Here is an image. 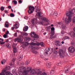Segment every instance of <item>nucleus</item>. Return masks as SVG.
Returning a JSON list of instances; mask_svg holds the SVG:
<instances>
[{"mask_svg": "<svg viewBox=\"0 0 75 75\" xmlns=\"http://www.w3.org/2000/svg\"><path fill=\"white\" fill-rule=\"evenodd\" d=\"M17 33H15L14 34V37H17Z\"/></svg>", "mask_w": 75, "mask_h": 75, "instance_id": "49", "label": "nucleus"}, {"mask_svg": "<svg viewBox=\"0 0 75 75\" xmlns=\"http://www.w3.org/2000/svg\"><path fill=\"white\" fill-rule=\"evenodd\" d=\"M54 53L55 54H57V51L54 50Z\"/></svg>", "mask_w": 75, "mask_h": 75, "instance_id": "45", "label": "nucleus"}, {"mask_svg": "<svg viewBox=\"0 0 75 75\" xmlns=\"http://www.w3.org/2000/svg\"><path fill=\"white\" fill-rule=\"evenodd\" d=\"M8 42V40L7 39L6 41V42Z\"/></svg>", "mask_w": 75, "mask_h": 75, "instance_id": "60", "label": "nucleus"}, {"mask_svg": "<svg viewBox=\"0 0 75 75\" xmlns=\"http://www.w3.org/2000/svg\"><path fill=\"white\" fill-rule=\"evenodd\" d=\"M50 67H51V64L50 63H48L46 64V67L47 68H50Z\"/></svg>", "mask_w": 75, "mask_h": 75, "instance_id": "30", "label": "nucleus"}, {"mask_svg": "<svg viewBox=\"0 0 75 75\" xmlns=\"http://www.w3.org/2000/svg\"><path fill=\"white\" fill-rule=\"evenodd\" d=\"M40 45H41L42 47L44 46V43L43 42H40Z\"/></svg>", "mask_w": 75, "mask_h": 75, "instance_id": "29", "label": "nucleus"}, {"mask_svg": "<svg viewBox=\"0 0 75 75\" xmlns=\"http://www.w3.org/2000/svg\"><path fill=\"white\" fill-rule=\"evenodd\" d=\"M47 34V32H45L43 33L44 35H45Z\"/></svg>", "mask_w": 75, "mask_h": 75, "instance_id": "61", "label": "nucleus"}, {"mask_svg": "<svg viewBox=\"0 0 75 75\" xmlns=\"http://www.w3.org/2000/svg\"><path fill=\"white\" fill-rule=\"evenodd\" d=\"M24 40L26 42H28L30 40V38L28 37H26L24 39Z\"/></svg>", "mask_w": 75, "mask_h": 75, "instance_id": "18", "label": "nucleus"}, {"mask_svg": "<svg viewBox=\"0 0 75 75\" xmlns=\"http://www.w3.org/2000/svg\"><path fill=\"white\" fill-rule=\"evenodd\" d=\"M29 64V63L27 61H26L25 63V65H28Z\"/></svg>", "mask_w": 75, "mask_h": 75, "instance_id": "41", "label": "nucleus"}, {"mask_svg": "<svg viewBox=\"0 0 75 75\" xmlns=\"http://www.w3.org/2000/svg\"><path fill=\"white\" fill-rule=\"evenodd\" d=\"M7 69H4L1 72V74L2 75H8L10 74L8 73V71H6Z\"/></svg>", "mask_w": 75, "mask_h": 75, "instance_id": "7", "label": "nucleus"}, {"mask_svg": "<svg viewBox=\"0 0 75 75\" xmlns=\"http://www.w3.org/2000/svg\"><path fill=\"white\" fill-rule=\"evenodd\" d=\"M17 44L15 43L13 44L12 45V47H16V45H17Z\"/></svg>", "mask_w": 75, "mask_h": 75, "instance_id": "39", "label": "nucleus"}, {"mask_svg": "<svg viewBox=\"0 0 75 75\" xmlns=\"http://www.w3.org/2000/svg\"><path fill=\"white\" fill-rule=\"evenodd\" d=\"M34 54H37L38 52H37V51H35L34 52Z\"/></svg>", "mask_w": 75, "mask_h": 75, "instance_id": "58", "label": "nucleus"}, {"mask_svg": "<svg viewBox=\"0 0 75 75\" xmlns=\"http://www.w3.org/2000/svg\"><path fill=\"white\" fill-rule=\"evenodd\" d=\"M8 34H9V32H8V30H7V32L6 33V35H8Z\"/></svg>", "mask_w": 75, "mask_h": 75, "instance_id": "48", "label": "nucleus"}, {"mask_svg": "<svg viewBox=\"0 0 75 75\" xmlns=\"http://www.w3.org/2000/svg\"><path fill=\"white\" fill-rule=\"evenodd\" d=\"M36 71L34 69H33L31 70V71L30 74H35V72Z\"/></svg>", "mask_w": 75, "mask_h": 75, "instance_id": "20", "label": "nucleus"}, {"mask_svg": "<svg viewBox=\"0 0 75 75\" xmlns=\"http://www.w3.org/2000/svg\"><path fill=\"white\" fill-rule=\"evenodd\" d=\"M23 55H22V56H20L18 57V61H21V59H23Z\"/></svg>", "mask_w": 75, "mask_h": 75, "instance_id": "23", "label": "nucleus"}, {"mask_svg": "<svg viewBox=\"0 0 75 75\" xmlns=\"http://www.w3.org/2000/svg\"><path fill=\"white\" fill-rule=\"evenodd\" d=\"M3 37L4 38H6L7 37V35L4 34V35H3Z\"/></svg>", "mask_w": 75, "mask_h": 75, "instance_id": "44", "label": "nucleus"}, {"mask_svg": "<svg viewBox=\"0 0 75 75\" xmlns=\"http://www.w3.org/2000/svg\"><path fill=\"white\" fill-rule=\"evenodd\" d=\"M8 68V67H5V69H7Z\"/></svg>", "mask_w": 75, "mask_h": 75, "instance_id": "62", "label": "nucleus"}, {"mask_svg": "<svg viewBox=\"0 0 75 75\" xmlns=\"http://www.w3.org/2000/svg\"><path fill=\"white\" fill-rule=\"evenodd\" d=\"M55 44L56 46H57V47H60V46H61L60 42L59 41L57 40L55 42Z\"/></svg>", "mask_w": 75, "mask_h": 75, "instance_id": "11", "label": "nucleus"}, {"mask_svg": "<svg viewBox=\"0 0 75 75\" xmlns=\"http://www.w3.org/2000/svg\"><path fill=\"white\" fill-rule=\"evenodd\" d=\"M13 27H14L15 28H16V29H17V28H18L19 27V25H18V24L16 23L15 25H13Z\"/></svg>", "mask_w": 75, "mask_h": 75, "instance_id": "19", "label": "nucleus"}, {"mask_svg": "<svg viewBox=\"0 0 75 75\" xmlns=\"http://www.w3.org/2000/svg\"><path fill=\"white\" fill-rule=\"evenodd\" d=\"M41 73H42V72H41V71H38V72H36V74L37 75H40L41 74Z\"/></svg>", "mask_w": 75, "mask_h": 75, "instance_id": "36", "label": "nucleus"}, {"mask_svg": "<svg viewBox=\"0 0 75 75\" xmlns=\"http://www.w3.org/2000/svg\"><path fill=\"white\" fill-rule=\"evenodd\" d=\"M73 13H72L71 11H67L66 13V14L68 17V19L67 18H66L65 21V23L66 24H68L69 23H70L71 21V20L72 18V14Z\"/></svg>", "mask_w": 75, "mask_h": 75, "instance_id": "2", "label": "nucleus"}, {"mask_svg": "<svg viewBox=\"0 0 75 75\" xmlns=\"http://www.w3.org/2000/svg\"><path fill=\"white\" fill-rule=\"evenodd\" d=\"M6 47L10 49L11 48V45L10 44H8L6 45Z\"/></svg>", "mask_w": 75, "mask_h": 75, "instance_id": "31", "label": "nucleus"}, {"mask_svg": "<svg viewBox=\"0 0 75 75\" xmlns=\"http://www.w3.org/2000/svg\"><path fill=\"white\" fill-rule=\"evenodd\" d=\"M10 16L11 17H14V14L13 13H11L10 14Z\"/></svg>", "mask_w": 75, "mask_h": 75, "instance_id": "34", "label": "nucleus"}, {"mask_svg": "<svg viewBox=\"0 0 75 75\" xmlns=\"http://www.w3.org/2000/svg\"><path fill=\"white\" fill-rule=\"evenodd\" d=\"M24 18L25 19H27L28 18V17H27V16H25L24 17Z\"/></svg>", "mask_w": 75, "mask_h": 75, "instance_id": "55", "label": "nucleus"}, {"mask_svg": "<svg viewBox=\"0 0 75 75\" xmlns=\"http://www.w3.org/2000/svg\"><path fill=\"white\" fill-rule=\"evenodd\" d=\"M21 35H25V36H26V35H28V33L25 32H23L21 33Z\"/></svg>", "mask_w": 75, "mask_h": 75, "instance_id": "21", "label": "nucleus"}, {"mask_svg": "<svg viewBox=\"0 0 75 75\" xmlns=\"http://www.w3.org/2000/svg\"><path fill=\"white\" fill-rule=\"evenodd\" d=\"M11 6H8V8H9V9H11Z\"/></svg>", "mask_w": 75, "mask_h": 75, "instance_id": "50", "label": "nucleus"}, {"mask_svg": "<svg viewBox=\"0 0 75 75\" xmlns=\"http://www.w3.org/2000/svg\"><path fill=\"white\" fill-rule=\"evenodd\" d=\"M40 70H41V69H37V71H40Z\"/></svg>", "mask_w": 75, "mask_h": 75, "instance_id": "63", "label": "nucleus"}, {"mask_svg": "<svg viewBox=\"0 0 75 75\" xmlns=\"http://www.w3.org/2000/svg\"><path fill=\"white\" fill-rule=\"evenodd\" d=\"M65 73H66V74H67V73H68V70H66L65 71Z\"/></svg>", "mask_w": 75, "mask_h": 75, "instance_id": "51", "label": "nucleus"}, {"mask_svg": "<svg viewBox=\"0 0 75 75\" xmlns=\"http://www.w3.org/2000/svg\"><path fill=\"white\" fill-rule=\"evenodd\" d=\"M69 34L71 36H73L75 37V33L73 31H71L69 33Z\"/></svg>", "mask_w": 75, "mask_h": 75, "instance_id": "13", "label": "nucleus"}, {"mask_svg": "<svg viewBox=\"0 0 75 75\" xmlns=\"http://www.w3.org/2000/svg\"><path fill=\"white\" fill-rule=\"evenodd\" d=\"M35 45H37V46H40V43L39 42H37L36 43L32 42L30 43V47H31V48H32V50H35L36 49Z\"/></svg>", "mask_w": 75, "mask_h": 75, "instance_id": "3", "label": "nucleus"}, {"mask_svg": "<svg viewBox=\"0 0 75 75\" xmlns=\"http://www.w3.org/2000/svg\"><path fill=\"white\" fill-rule=\"evenodd\" d=\"M50 52V48H48L47 50L45 51V54H48V52Z\"/></svg>", "mask_w": 75, "mask_h": 75, "instance_id": "22", "label": "nucleus"}, {"mask_svg": "<svg viewBox=\"0 0 75 75\" xmlns=\"http://www.w3.org/2000/svg\"><path fill=\"white\" fill-rule=\"evenodd\" d=\"M61 43L62 44H64V42L62 41L61 42Z\"/></svg>", "mask_w": 75, "mask_h": 75, "instance_id": "59", "label": "nucleus"}, {"mask_svg": "<svg viewBox=\"0 0 75 75\" xmlns=\"http://www.w3.org/2000/svg\"><path fill=\"white\" fill-rule=\"evenodd\" d=\"M13 48L14 53H16L17 52V48L16 47H13Z\"/></svg>", "mask_w": 75, "mask_h": 75, "instance_id": "24", "label": "nucleus"}, {"mask_svg": "<svg viewBox=\"0 0 75 75\" xmlns=\"http://www.w3.org/2000/svg\"><path fill=\"white\" fill-rule=\"evenodd\" d=\"M36 15L38 17V18L40 20H41V18H40L41 17V12H38V13L36 14Z\"/></svg>", "mask_w": 75, "mask_h": 75, "instance_id": "17", "label": "nucleus"}, {"mask_svg": "<svg viewBox=\"0 0 75 75\" xmlns=\"http://www.w3.org/2000/svg\"><path fill=\"white\" fill-rule=\"evenodd\" d=\"M62 64H61V63H59L57 65H58V66H61Z\"/></svg>", "mask_w": 75, "mask_h": 75, "instance_id": "47", "label": "nucleus"}, {"mask_svg": "<svg viewBox=\"0 0 75 75\" xmlns=\"http://www.w3.org/2000/svg\"><path fill=\"white\" fill-rule=\"evenodd\" d=\"M16 59H16V58H13L12 60V62H13V63H14V62H15V61H16Z\"/></svg>", "mask_w": 75, "mask_h": 75, "instance_id": "37", "label": "nucleus"}, {"mask_svg": "<svg viewBox=\"0 0 75 75\" xmlns=\"http://www.w3.org/2000/svg\"><path fill=\"white\" fill-rule=\"evenodd\" d=\"M5 62H6V60L5 59L1 61V64H3Z\"/></svg>", "mask_w": 75, "mask_h": 75, "instance_id": "32", "label": "nucleus"}, {"mask_svg": "<svg viewBox=\"0 0 75 75\" xmlns=\"http://www.w3.org/2000/svg\"><path fill=\"white\" fill-rule=\"evenodd\" d=\"M4 12L5 13H8V11H7V10H5L4 11Z\"/></svg>", "mask_w": 75, "mask_h": 75, "instance_id": "54", "label": "nucleus"}, {"mask_svg": "<svg viewBox=\"0 0 75 75\" xmlns=\"http://www.w3.org/2000/svg\"><path fill=\"white\" fill-rule=\"evenodd\" d=\"M74 44H75V42H71V45H74Z\"/></svg>", "mask_w": 75, "mask_h": 75, "instance_id": "46", "label": "nucleus"}, {"mask_svg": "<svg viewBox=\"0 0 75 75\" xmlns=\"http://www.w3.org/2000/svg\"><path fill=\"white\" fill-rule=\"evenodd\" d=\"M51 74H54V71L53 70H52L51 71Z\"/></svg>", "mask_w": 75, "mask_h": 75, "instance_id": "52", "label": "nucleus"}, {"mask_svg": "<svg viewBox=\"0 0 75 75\" xmlns=\"http://www.w3.org/2000/svg\"><path fill=\"white\" fill-rule=\"evenodd\" d=\"M68 50L70 52L73 53L75 50V47L73 46L69 47L68 48Z\"/></svg>", "mask_w": 75, "mask_h": 75, "instance_id": "6", "label": "nucleus"}, {"mask_svg": "<svg viewBox=\"0 0 75 75\" xmlns=\"http://www.w3.org/2000/svg\"><path fill=\"white\" fill-rule=\"evenodd\" d=\"M42 20H44V21H46V22L48 21V20L47 19V18L44 17L42 18Z\"/></svg>", "mask_w": 75, "mask_h": 75, "instance_id": "28", "label": "nucleus"}, {"mask_svg": "<svg viewBox=\"0 0 75 75\" xmlns=\"http://www.w3.org/2000/svg\"><path fill=\"white\" fill-rule=\"evenodd\" d=\"M58 24L59 25H61V27L63 29H65V28H66V26H64V25L62 24L61 22H58Z\"/></svg>", "mask_w": 75, "mask_h": 75, "instance_id": "12", "label": "nucleus"}, {"mask_svg": "<svg viewBox=\"0 0 75 75\" xmlns=\"http://www.w3.org/2000/svg\"><path fill=\"white\" fill-rule=\"evenodd\" d=\"M23 45H25L27 46V45H28V43L27 42H23Z\"/></svg>", "mask_w": 75, "mask_h": 75, "instance_id": "27", "label": "nucleus"}, {"mask_svg": "<svg viewBox=\"0 0 75 75\" xmlns=\"http://www.w3.org/2000/svg\"><path fill=\"white\" fill-rule=\"evenodd\" d=\"M55 28L54 27H52L51 28V34L52 35H54V34H55Z\"/></svg>", "mask_w": 75, "mask_h": 75, "instance_id": "10", "label": "nucleus"}, {"mask_svg": "<svg viewBox=\"0 0 75 75\" xmlns=\"http://www.w3.org/2000/svg\"><path fill=\"white\" fill-rule=\"evenodd\" d=\"M2 20V19L0 18V21H1Z\"/></svg>", "mask_w": 75, "mask_h": 75, "instance_id": "64", "label": "nucleus"}, {"mask_svg": "<svg viewBox=\"0 0 75 75\" xmlns=\"http://www.w3.org/2000/svg\"><path fill=\"white\" fill-rule=\"evenodd\" d=\"M0 10L1 11H4V7L3 6H1L0 8Z\"/></svg>", "mask_w": 75, "mask_h": 75, "instance_id": "33", "label": "nucleus"}, {"mask_svg": "<svg viewBox=\"0 0 75 75\" xmlns=\"http://www.w3.org/2000/svg\"><path fill=\"white\" fill-rule=\"evenodd\" d=\"M35 20H36L37 21V18H34L32 20V23L33 24H34Z\"/></svg>", "mask_w": 75, "mask_h": 75, "instance_id": "25", "label": "nucleus"}, {"mask_svg": "<svg viewBox=\"0 0 75 75\" xmlns=\"http://www.w3.org/2000/svg\"><path fill=\"white\" fill-rule=\"evenodd\" d=\"M71 75H75V73L71 72L70 74Z\"/></svg>", "mask_w": 75, "mask_h": 75, "instance_id": "43", "label": "nucleus"}, {"mask_svg": "<svg viewBox=\"0 0 75 75\" xmlns=\"http://www.w3.org/2000/svg\"><path fill=\"white\" fill-rule=\"evenodd\" d=\"M21 40V37L17 38L15 39L14 42H16L17 41L18 42H20Z\"/></svg>", "mask_w": 75, "mask_h": 75, "instance_id": "9", "label": "nucleus"}, {"mask_svg": "<svg viewBox=\"0 0 75 75\" xmlns=\"http://www.w3.org/2000/svg\"><path fill=\"white\" fill-rule=\"evenodd\" d=\"M18 2L19 3H22V1L21 0H19L18 1Z\"/></svg>", "mask_w": 75, "mask_h": 75, "instance_id": "53", "label": "nucleus"}, {"mask_svg": "<svg viewBox=\"0 0 75 75\" xmlns=\"http://www.w3.org/2000/svg\"><path fill=\"white\" fill-rule=\"evenodd\" d=\"M64 52H63V50L61 49H59V54L60 56L62 57L63 55Z\"/></svg>", "mask_w": 75, "mask_h": 75, "instance_id": "8", "label": "nucleus"}, {"mask_svg": "<svg viewBox=\"0 0 75 75\" xmlns=\"http://www.w3.org/2000/svg\"><path fill=\"white\" fill-rule=\"evenodd\" d=\"M73 22L75 23V16H74L73 18Z\"/></svg>", "mask_w": 75, "mask_h": 75, "instance_id": "42", "label": "nucleus"}, {"mask_svg": "<svg viewBox=\"0 0 75 75\" xmlns=\"http://www.w3.org/2000/svg\"><path fill=\"white\" fill-rule=\"evenodd\" d=\"M4 40L3 39L0 38V44H1V45H3V44H5V42H3Z\"/></svg>", "mask_w": 75, "mask_h": 75, "instance_id": "14", "label": "nucleus"}, {"mask_svg": "<svg viewBox=\"0 0 75 75\" xmlns=\"http://www.w3.org/2000/svg\"><path fill=\"white\" fill-rule=\"evenodd\" d=\"M30 35H31L32 37L33 38H39L38 35L35 34L34 32H31L30 34Z\"/></svg>", "mask_w": 75, "mask_h": 75, "instance_id": "5", "label": "nucleus"}, {"mask_svg": "<svg viewBox=\"0 0 75 75\" xmlns=\"http://www.w3.org/2000/svg\"><path fill=\"white\" fill-rule=\"evenodd\" d=\"M13 3L14 4H17V2L16 0H13Z\"/></svg>", "mask_w": 75, "mask_h": 75, "instance_id": "35", "label": "nucleus"}, {"mask_svg": "<svg viewBox=\"0 0 75 75\" xmlns=\"http://www.w3.org/2000/svg\"><path fill=\"white\" fill-rule=\"evenodd\" d=\"M14 27H12L11 28V30H14Z\"/></svg>", "mask_w": 75, "mask_h": 75, "instance_id": "56", "label": "nucleus"}, {"mask_svg": "<svg viewBox=\"0 0 75 75\" xmlns=\"http://www.w3.org/2000/svg\"><path fill=\"white\" fill-rule=\"evenodd\" d=\"M5 31H6V29L5 28H4L3 29V32H5Z\"/></svg>", "mask_w": 75, "mask_h": 75, "instance_id": "57", "label": "nucleus"}, {"mask_svg": "<svg viewBox=\"0 0 75 75\" xmlns=\"http://www.w3.org/2000/svg\"><path fill=\"white\" fill-rule=\"evenodd\" d=\"M27 70H26V68L25 67H23L22 68V70L23 71V72L21 73L20 72L17 73V75H27L28 73L27 72H30L31 70V67H28L27 68Z\"/></svg>", "mask_w": 75, "mask_h": 75, "instance_id": "1", "label": "nucleus"}, {"mask_svg": "<svg viewBox=\"0 0 75 75\" xmlns=\"http://www.w3.org/2000/svg\"><path fill=\"white\" fill-rule=\"evenodd\" d=\"M40 75H47V74L45 72H43L42 74Z\"/></svg>", "mask_w": 75, "mask_h": 75, "instance_id": "40", "label": "nucleus"}, {"mask_svg": "<svg viewBox=\"0 0 75 75\" xmlns=\"http://www.w3.org/2000/svg\"><path fill=\"white\" fill-rule=\"evenodd\" d=\"M53 15L54 16H57V15H58V14L56 12H54L53 13Z\"/></svg>", "mask_w": 75, "mask_h": 75, "instance_id": "38", "label": "nucleus"}, {"mask_svg": "<svg viewBox=\"0 0 75 75\" xmlns=\"http://www.w3.org/2000/svg\"><path fill=\"white\" fill-rule=\"evenodd\" d=\"M9 26L8 22L7 21H6L5 24V27H6V28H8Z\"/></svg>", "mask_w": 75, "mask_h": 75, "instance_id": "16", "label": "nucleus"}, {"mask_svg": "<svg viewBox=\"0 0 75 75\" xmlns=\"http://www.w3.org/2000/svg\"><path fill=\"white\" fill-rule=\"evenodd\" d=\"M28 12L29 14H32L33 12H34V6H30L28 7Z\"/></svg>", "mask_w": 75, "mask_h": 75, "instance_id": "4", "label": "nucleus"}, {"mask_svg": "<svg viewBox=\"0 0 75 75\" xmlns=\"http://www.w3.org/2000/svg\"><path fill=\"white\" fill-rule=\"evenodd\" d=\"M28 29V26H25L23 29V30L25 32H26V31H27V30Z\"/></svg>", "mask_w": 75, "mask_h": 75, "instance_id": "15", "label": "nucleus"}, {"mask_svg": "<svg viewBox=\"0 0 75 75\" xmlns=\"http://www.w3.org/2000/svg\"><path fill=\"white\" fill-rule=\"evenodd\" d=\"M12 73L13 74H16V75H17L18 72H21V73L22 74V73H21V72H17V73L16 72V69H13L12 71Z\"/></svg>", "mask_w": 75, "mask_h": 75, "instance_id": "26", "label": "nucleus"}]
</instances>
